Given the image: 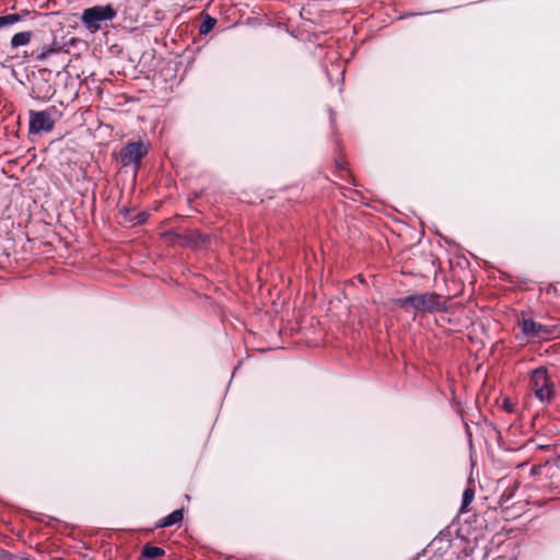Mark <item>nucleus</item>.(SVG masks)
<instances>
[{
  "label": "nucleus",
  "instance_id": "nucleus-1",
  "mask_svg": "<svg viewBox=\"0 0 560 560\" xmlns=\"http://www.w3.org/2000/svg\"><path fill=\"white\" fill-rule=\"evenodd\" d=\"M395 305L419 312H434L441 308L440 295L435 293H423L397 299Z\"/></svg>",
  "mask_w": 560,
  "mask_h": 560
},
{
  "label": "nucleus",
  "instance_id": "nucleus-2",
  "mask_svg": "<svg viewBox=\"0 0 560 560\" xmlns=\"http://www.w3.org/2000/svg\"><path fill=\"white\" fill-rule=\"evenodd\" d=\"M116 14V10L109 4L95 5L82 12L81 21L91 33H96L102 28L103 22L112 21Z\"/></svg>",
  "mask_w": 560,
  "mask_h": 560
},
{
  "label": "nucleus",
  "instance_id": "nucleus-3",
  "mask_svg": "<svg viewBox=\"0 0 560 560\" xmlns=\"http://www.w3.org/2000/svg\"><path fill=\"white\" fill-rule=\"evenodd\" d=\"M532 389L540 401H549L553 396V384L545 368L536 369L530 377Z\"/></svg>",
  "mask_w": 560,
  "mask_h": 560
},
{
  "label": "nucleus",
  "instance_id": "nucleus-4",
  "mask_svg": "<svg viewBox=\"0 0 560 560\" xmlns=\"http://www.w3.org/2000/svg\"><path fill=\"white\" fill-rule=\"evenodd\" d=\"M521 325L523 335L529 339L547 340L556 337L555 326L538 324L530 318H523Z\"/></svg>",
  "mask_w": 560,
  "mask_h": 560
},
{
  "label": "nucleus",
  "instance_id": "nucleus-5",
  "mask_svg": "<svg viewBox=\"0 0 560 560\" xmlns=\"http://www.w3.org/2000/svg\"><path fill=\"white\" fill-rule=\"evenodd\" d=\"M55 121L47 110L31 112L30 131L33 133L49 132L52 130Z\"/></svg>",
  "mask_w": 560,
  "mask_h": 560
},
{
  "label": "nucleus",
  "instance_id": "nucleus-6",
  "mask_svg": "<svg viewBox=\"0 0 560 560\" xmlns=\"http://www.w3.org/2000/svg\"><path fill=\"white\" fill-rule=\"evenodd\" d=\"M148 147L142 142L128 143L120 152L121 163L126 165L139 164L140 160L147 154Z\"/></svg>",
  "mask_w": 560,
  "mask_h": 560
},
{
  "label": "nucleus",
  "instance_id": "nucleus-7",
  "mask_svg": "<svg viewBox=\"0 0 560 560\" xmlns=\"http://www.w3.org/2000/svg\"><path fill=\"white\" fill-rule=\"evenodd\" d=\"M62 47L57 42L56 38H52L51 43L48 45H43L42 47L36 48L33 51V55L35 56V59L38 61H44L47 58H49L52 55L59 54L61 51Z\"/></svg>",
  "mask_w": 560,
  "mask_h": 560
},
{
  "label": "nucleus",
  "instance_id": "nucleus-8",
  "mask_svg": "<svg viewBox=\"0 0 560 560\" xmlns=\"http://www.w3.org/2000/svg\"><path fill=\"white\" fill-rule=\"evenodd\" d=\"M32 93L35 98L49 100L55 94V89L47 81H38L34 84Z\"/></svg>",
  "mask_w": 560,
  "mask_h": 560
},
{
  "label": "nucleus",
  "instance_id": "nucleus-9",
  "mask_svg": "<svg viewBox=\"0 0 560 560\" xmlns=\"http://www.w3.org/2000/svg\"><path fill=\"white\" fill-rule=\"evenodd\" d=\"M184 517L183 509H178L170 513L167 516L160 520V522L156 524L158 528H164L170 527L176 524L182 523Z\"/></svg>",
  "mask_w": 560,
  "mask_h": 560
},
{
  "label": "nucleus",
  "instance_id": "nucleus-10",
  "mask_svg": "<svg viewBox=\"0 0 560 560\" xmlns=\"http://www.w3.org/2000/svg\"><path fill=\"white\" fill-rule=\"evenodd\" d=\"M31 38H32V33L28 32V31L27 32L16 33L11 38V46L13 48H16V47H20V46L27 45L31 42Z\"/></svg>",
  "mask_w": 560,
  "mask_h": 560
},
{
  "label": "nucleus",
  "instance_id": "nucleus-11",
  "mask_svg": "<svg viewBox=\"0 0 560 560\" xmlns=\"http://www.w3.org/2000/svg\"><path fill=\"white\" fill-rule=\"evenodd\" d=\"M164 553V549L156 546L145 545L142 549V556L149 560L162 557Z\"/></svg>",
  "mask_w": 560,
  "mask_h": 560
},
{
  "label": "nucleus",
  "instance_id": "nucleus-12",
  "mask_svg": "<svg viewBox=\"0 0 560 560\" xmlns=\"http://www.w3.org/2000/svg\"><path fill=\"white\" fill-rule=\"evenodd\" d=\"M474 498H475L474 489L466 488L464 490L463 499H462V508H460L462 512H466L468 505L472 502Z\"/></svg>",
  "mask_w": 560,
  "mask_h": 560
},
{
  "label": "nucleus",
  "instance_id": "nucleus-13",
  "mask_svg": "<svg viewBox=\"0 0 560 560\" xmlns=\"http://www.w3.org/2000/svg\"><path fill=\"white\" fill-rule=\"evenodd\" d=\"M21 21V16L16 13L0 16V28L11 26Z\"/></svg>",
  "mask_w": 560,
  "mask_h": 560
},
{
  "label": "nucleus",
  "instance_id": "nucleus-14",
  "mask_svg": "<svg viewBox=\"0 0 560 560\" xmlns=\"http://www.w3.org/2000/svg\"><path fill=\"white\" fill-rule=\"evenodd\" d=\"M217 21L213 18L207 16L199 26L200 34H208L215 26Z\"/></svg>",
  "mask_w": 560,
  "mask_h": 560
},
{
  "label": "nucleus",
  "instance_id": "nucleus-15",
  "mask_svg": "<svg viewBox=\"0 0 560 560\" xmlns=\"http://www.w3.org/2000/svg\"><path fill=\"white\" fill-rule=\"evenodd\" d=\"M503 407H504L509 412H512V410H513V409H512V405H511V402H510L509 400H506V399H505V400H504V402H503Z\"/></svg>",
  "mask_w": 560,
  "mask_h": 560
},
{
  "label": "nucleus",
  "instance_id": "nucleus-16",
  "mask_svg": "<svg viewBox=\"0 0 560 560\" xmlns=\"http://www.w3.org/2000/svg\"><path fill=\"white\" fill-rule=\"evenodd\" d=\"M429 560H443L442 553H434Z\"/></svg>",
  "mask_w": 560,
  "mask_h": 560
},
{
  "label": "nucleus",
  "instance_id": "nucleus-17",
  "mask_svg": "<svg viewBox=\"0 0 560 560\" xmlns=\"http://www.w3.org/2000/svg\"><path fill=\"white\" fill-rule=\"evenodd\" d=\"M465 430H466V433H467V435H468V439L470 440V438H471V431H470V428H469V425L467 424V422H465Z\"/></svg>",
  "mask_w": 560,
  "mask_h": 560
},
{
  "label": "nucleus",
  "instance_id": "nucleus-18",
  "mask_svg": "<svg viewBox=\"0 0 560 560\" xmlns=\"http://www.w3.org/2000/svg\"><path fill=\"white\" fill-rule=\"evenodd\" d=\"M144 219H145V214H144V213H142V214L140 215V220H139V222H140V223H141V222H143V221H144Z\"/></svg>",
  "mask_w": 560,
  "mask_h": 560
}]
</instances>
